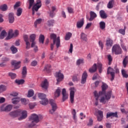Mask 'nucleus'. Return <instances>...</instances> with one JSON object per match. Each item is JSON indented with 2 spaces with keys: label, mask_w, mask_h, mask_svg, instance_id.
I'll list each match as a JSON object with an SVG mask.
<instances>
[{
  "label": "nucleus",
  "mask_w": 128,
  "mask_h": 128,
  "mask_svg": "<svg viewBox=\"0 0 128 128\" xmlns=\"http://www.w3.org/2000/svg\"><path fill=\"white\" fill-rule=\"evenodd\" d=\"M2 62H10V58L8 57H2Z\"/></svg>",
  "instance_id": "nucleus-57"
},
{
  "label": "nucleus",
  "mask_w": 128,
  "mask_h": 128,
  "mask_svg": "<svg viewBox=\"0 0 128 128\" xmlns=\"http://www.w3.org/2000/svg\"><path fill=\"white\" fill-rule=\"evenodd\" d=\"M50 38L51 40H53V42L54 44H56L57 48H58L60 46V36L56 38V34H52L50 35Z\"/></svg>",
  "instance_id": "nucleus-4"
},
{
  "label": "nucleus",
  "mask_w": 128,
  "mask_h": 128,
  "mask_svg": "<svg viewBox=\"0 0 128 128\" xmlns=\"http://www.w3.org/2000/svg\"><path fill=\"white\" fill-rule=\"evenodd\" d=\"M74 49V46L72 45V44H70V48H69V50L68 52V54H72V50Z\"/></svg>",
  "instance_id": "nucleus-56"
},
{
  "label": "nucleus",
  "mask_w": 128,
  "mask_h": 128,
  "mask_svg": "<svg viewBox=\"0 0 128 128\" xmlns=\"http://www.w3.org/2000/svg\"><path fill=\"white\" fill-rule=\"evenodd\" d=\"M49 104H50L52 108L49 110V112L50 114H54V112L58 110V106L56 103V101L53 100H50L49 101Z\"/></svg>",
  "instance_id": "nucleus-8"
},
{
  "label": "nucleus",
  "mask_w": 128,
  "mask_h": 128,
  "mask_svg": "<svg viewBox=\"0 0 128 128\" xmlns=\"http://www.w3.org/2000/svg\"><path fill=\"white\" fill-rule=\"evenodd\" d=\"M12 68H14L12 70H16V60H12L11 61Z\"/></svg>",
  "instance_id": "nucleus-33"
},
{
  "label": "nucleus",
  "mask_w": 128,
  "mask_h": 128,
  "mask_svg": "<svg viewBox=\"0 0 128 128\" xmlns=\"http://www.w3.org/2000/svg\"><path fill=\"white\" fill-rule=\"evenodd\" d=\"M80 38L83 42H88V36L84 32H82L80 34Z\"/></svg>",
  "instance_id": "nucleus-26"
},
{
  "label": "nucleus",
  "mask_w": 128,
  "mask_h": 128,
  "mask_svg": "<svg viewBox=\"0 0 128 128\" xmlns=\"http://www.w3.org/2000/svg\"><path fill=\"white\" fill-rule=\"evenodd\" d=\"M40 118H42V116L41 115L38 116L36 114H32L30 118V120H32V122L31 124L28 125V127L32 128V126H34L36 124L40 122Z\"/></svg>",
  "instance_id": "nucleus-2"
},
{
  "label": "nucleus",
  "mask_w": 128,
  "mask_h": 128,
  "mask_svg": "<svg viewBox=\"0 0 128 128\" xmlns=\"http://www.w3.org/2000/svg\"><path fill=\"white\" fill-rule=\"evenodd\" d=\"M88 78V73L86 71L84 72L82 75V78L81 80V84H86V78Z\"/></svg>",
  "instance_id": "nucleus-16"
},
{
  "label": "nucleus",
  "mask_w": 128,
  "mask_h": 128,
  "mask_svg": "<svg viewBox=\"0 0 128 128\" xmlns=\"http://www.w3.org/2000/svg\"><path fill=\"white\" fill-rule=\"evenodd\" d=\"M28 74V70L26 69V66H24L22 70V78H24Z\"/></svg>",
  "instance_id": "nucleus-29"
},
{
  "label": "nucleus",
  "mask_w": 128,
  "mask_h": 128,
  "mask_svg": "<svg viewBox=\"0 0 128 128\" xmlns=\"http://www.w3.org/2000/svg\"><path fill=\"white\" fill-rule=\"evenodd\" d=\"M122 76L123 78H128V74H126V71L124 70H122Z\"/></svg>",
  "instance_id": "nucleus-52"
},
{
  "label": "nucleus",
  "mask_w": 128,
  "mask_h": 128,
  "mask_svg": "<svg viewBox=\"0 0 128 128\" xmlns=\"http://www.w3.org/2000/svg\"><path fill=\"white\" fill-rule=\"evenodd\" d=\"M39 42L40 44H44V36L40 34L39 37Z\"/></svg>",
  "instance_id": "nucleus-46"
},
{
  "label": "nucleus",
  "mask_w": 128,
  "mask_h": 128,
  "mask_svg": "<svg viewBox=\"0 0 128 128\" xmlns=\"http://www.w3.org/2000/svg\"><path fill=\"white\" fill-rule=\"evenodd\" d=\"M62 100L63 102L66 100H68V95L66 93V88L62 89Z\"/></svg>",
  "instance_id": "nucleus-15"
},
{
  "label": "nucleus",
  "mask_w": 128,
  "mask_h": 128,
  "mask_svg": "<svg viewBox=\"0 0 128 128\" xmlns=\"http://www.w3.org/2000/svg\"><path fill=\"white\" fill-rule=\"evenodd\" d=\"M67 10L69 14H74V8H72L68 7L67 8Z\"/></svg>",
  "instance_id": "nucleus-60"
},
{
  "label": "nucleus",
  "mask_w": 128,
  "mask_h": 128,
  "mask_svg": "<svg viewBox=\"0 0 128 128\" xmlns=\"http://www.w3.org/2000/svg\"><path fill=\"white\" fill-rule=\"evenodd\" d=\"M42 8V1L40 0H37L36 4H35L32 8V16L34 15L35 12H38V9Z\"/></svg>",
  "instance_id": "nucleus-7"
},
{
  "label": "nucleus",
  "mask_w": 128,
  "mask_h": 128,
  "mask_svg": "<svg viewBox=\"0 0 128 128\" xmlns=\"http://www.w3.org/2000/svg\"><path fill=\"white\" fill-rule=\"evenodd\" d=\"M112 52L115 54H122V48L119 45L116 44L113 46L112 48Z\"/></svg>",
  "instance_id": "nucleus-10"
},
{
  "label": "nucleus",
  "mask_w": 128,
  "mask_h": 128,
  "mask_svg": "<svg viewBox=\"0 0 128 128\" xmlns=\"http://www.w3.org/2000/svg\"><path fill=\"white\" fill-rule=\"evenodd\" d=\"M22 13V8H19L17 9L16 16H20Z\"/></svg>",
  "instance_id": "nucleus-44"
},
{
  "label": "nucleus",
  "mask_w": 128,
  "mask_h": 128,
  "mask_svg": "<svg viewBox=\"0 0 128 128\" xmlns=\"http://www.w3.org/2000/svg\"><path fill=\"white\" fill-rule=\"evenodd\" d=\"M34 90H30L28 92V98H32V96H34Z\"/></svg>",
  "instance_id": "nucleus-53"
},
{
  "label": "nucleus",
  "mask_w": 128,
  "mask_h": 128,
  "mask_svg": "<svg viewBox=\"0 0 128 128\" xmlns=\"http://www.w3.org/2000/svg\"><path fill=\"white\" fill-rule=\"evenodd\" d=\"M100 14L102 18H107L106 14L103 10H102L100 12Z\"/></svg>",
  "instance_id": "nucleus-38"
},
{
  "label": "nucleus",
  "mask_w": 128,
  "mask_h": 128,
  "mask_svg": "<svg viewBox=\"0 0 128 128\" xmlns=\"http://www.w3.org/2000/svg\"><path fill=\"white\" fill-rule=\"evenodd\" d=\"M41 86L42 88H45L46 90L48 86V80L45 79L41 84Z\"/></svg>",
  "instance_id": "nucleus-21"
},
{
  "label": "nucleus",
  "mask_w": 128,
  "mask_h": 128,
  "mask_svg": "<svg viewBox=\"0 0 128 128\" xmlns=\"http://www.w3.org/2000/svg\"><path fill=\"white\" fill-rule=\"evenodd\" d=\"M9 116L12 118H16V110H14L9 113Z\"/></svg>",
  "instance_id": "nucleus-42"
},
{
  "label": "nucleus",
  "mask_w": 128,
  "mask_h": 128,
  "mask_svg": "<svg viewBox=\"0 0 128 128\" xmlns=\"http://www.w3.org/2000/svg\"><path fill=\"white\" fill-rule=\"evenodd\" d=\"M28 2H29L28 9L30 10V8H32V6H34V0H28Z\"/></svg>",
  "instance_id": "nucleus-51"
},
{
  "label": "nucleus",
  "mask_w": 128,
  "mask_h": 128,
  "mask_svg": "<svg viewBox=\"0 0 128 128\" xmlns=\"http://www.w3.org/2000/svg\"><path fill=\"white\" fill-rule=\"evenodd\" d=\"M100 28L101 30H104L106 28V22H100Z\"/></svg>",
  "instance_id": "nucleus-45"
},
{
  "label": "nucleus",
  "mask_w": 128,
  "mask_h": 128,
  "mask_svg": "<svg viewBox=\"0 0 128 128\" xmlns=\"http://www.w3.org/2000/svg\"><path fill=\"white\" fill-rule=\"evenodd\" d=\"M60 96V88H58L54 94V98H58Z\"/></svg>",
  "instance_id": "nucleus-31"
},
{
  "label": "nucleus",
  "mask_w": 128,
  "mask_h": 128,
  "mask_svg": "<svg viewBox=\"0 0 128 128\" xmlns=\"http://www.w3.org/2000/svg\"><path fill=\"white\" fill-rule=\"evenodd\" d=\"M8 76H10L12 78V80H14L16 78V74L12 72H9L8 73Z\"/></svg>",
  "instance_id": "nucleus-50"
},
{
  "label": "nucleus",
  "mask_w": 128,
  "mask_h": 128,
  "mask_svg": "<svg viewBox=\"0 0 128 128\" xmlns=\"http://www.w3.org/2000/svg\"><path fill=\"white\" fill-rule=\"evenodd\" d=\"M72 34L70 32H68L66 34V36H65V40H70V38H72Z\"/></svg>",
  "instance_id": "nucleus-39"
},
{
  "label": "nucleus",
  "mask_w": 128,
  "mask_h": 128,
  "mask_svg": "<svg viewBox=\"0 0 128 128\" xmlns=\"http://www.w3.org/2000/svg\"><path fill=\"white\" fill-rule=\"evenodd\" d=\"M24 82H25L24 80V79L17 80L16 84H17L20 86V84H24Z\"/></svg>",
  "instance_id": "nucleus-48"
},
{
  "label": "nucleus",
  "mask_w": 128,
  "mask_h": 128,
  "mask_svg": "<svg viewBox=\"0 0 128 128\" xmlns=\"http://www.w3.org/2000/svg\"><path fill=\"white\" fill-rule=\"evenodd\" d=\"M98 115L97 116L98 122H102L104 118V113L102 111L98 110Z\"/></svg>",
  "instance_id": "nucleus-18"
},
{
  "label": "nucleus",
  "mask_w": 128,
  "mask_h": 128,
  "mask_svg": "<svg viewBox=\"0 0 128 128\" xmlns=\"http://www.w3.org/2000/svg\"><path fill=\"white\" fill-rule=\"evenodd\" d=\"M114 0H111L109 1L107 4V8H108L111 9L114 8Z\"/></svg>",
  "instance_id": "nucleus-30"
},
{
  "label": "nucleus",
  "mask_w": 128,
  "mask_h": 128,
  "mask_svg": "<svg viewBox=\"0 0 128 128\" xmlns=\"http://www.w3.org/2000/svg\"><path fill=\"white\" fill-rule=\"evenodd\" d=\"M54 20H50L48 22V26H54Z\"/></svg>",
  "instance_id": "nucleus-54"
},
{
  "label": "nucleus",
  "mask_w": 128,
  "mask_h": 128,
  "mask_svg": "<svg viewBox=\"0 0 128 128\" xmlns=\"http://www.w3.org/2000/svg\"><path fill=\"white\" fill-rule=\"evenodd\" d=\"M34 106H36V105L32 103H30L29 104V108L30 110H32V108H34Z\"/></svg>",
  "instance_id": "nucleus-62"
},
{
  "label": "nucleus",
  "mask_w": 128,
  "mask_h": 128,
  "mask_svg": "<svg viewBox=\"0 0 128 128\" xmlns=\"http://www.w3.org/2000/svg\"><path fill=\"white\" fill-rule=\"evenodd\" d=\"M55 76L56 78L57 82H60L64 78V76L60 70L56 72Z\"/></svg>",
  "instance_id": "nucleus-11"
},
{
  "label": "nucleus",
  "mask_w": 128,
  "mask_h": 128,
  "mask_svg": "<svg viewBox=\"0 0 128 128\" xmlns=\"http://www.w3.org/2000/svg\"><path fill=\"white\" fill-rule=\"evenodd\" d=\"M14 34H16V30L14 33L12 29H10L8 32L7 38H6V40L12 38L14 36Z\"/></svg>",
  "instance_id": "nucleus-12"
},
{
  "label": "nucleus",
  "mask_w": 128,
  "mask_h": 128,
  "mask_svg": "<svg viewBox=\"0 0 128 128\" xmlns=\"http://www.w3.org/2000/svg\"><path fill=\"white\" fill-rule=\"evenodd\" d=\"M118 32L120 34H123V36H124L126 34V29H120Z\"/></svg>",
  "instance_id": "nucleus-59"
},
{
  "label": "nucleus",
  "mask_w": 128,
  "mask_h": 128,
  "mask_svg": "<svg viewBox=\"0 0 128 128\" xmlns=\"http://www.w3.org/2000/svg\"><path fill=\"white\" fill-rule=\"evenodd\" d=\"M52 10L50 13V16L51 18H54V12L56 10V7L52 6Z\"/></svg>",
  "instance_id": "nucleus-47"
},
{
  "label": "nucleus",
  "mask_w": 128,
  "mask_h": 128,
  "mask_svg": "<svg viewBox=\"0 0 128 128\" xmlns=\"http://www.w3.org/2000/svg\"><path fill=\"white\" fill-rule=\"evenodd\" d=\"M6 34H8V33L6 32L5 30H2L0 34V40H4Z\"/></svg>",
  "instance_id": "nucleus-32"
},
{
  "label": "nucleus",
  "mask_w": 128,
  "mask_h": 128,
  "mask_svg": "<svg viewBox=\"0 0 128 128\" xmlns=\"http://www.w3.org/2000/svg\"><path fill=\"white\" fill-rule=\"evenodd\" d=\"M106 46L108 48H111V46H112V40L108 38L106 41Z\"/></svg>",
  "instance_id": "nucleus-34"
},
{
  "label": "nucleus",
  "mask_w": 128,
  "mask_h": 128,
  "mask_svg": "<svg viewBox=\"0 0 128 128\" xmlns=\"http://www.w3.org/2000/svg\"><path fill=\"white\" fill-rule=\"evenodd\" d=\"M110 116H113L114 118H118V112H108L106 114V118H110Z\"/></svg>",
  "instance_id": "nucleus-25"
},
{
  "label": "nucleus",
  "mask_w": 128,
  "mask_h": 128,
  "mask_svg": "<svg viewBox=\"0 0 128 128\" xmlns=\"http://www.w3.org/2000/svg\"><path fill=\"white\" fill-rule=\"evenodd\" d=\"M36 34H32L30 36V38L31 40H32L31 48H34V45L36 44V42H34V40H36Z\"/></svg>",
  "instance_id": "nucleus-22"
},
{
  "label": "nucleus",
  "mask_w": 128,
  "mask_h": 128,
  "mask_svg": "<svg viewBox=\"0 0 128 128\" xmlns=\"http://www.w3.org/2000/svg\"><path fill=\"white\" fill-rule=\"evenodd\" d=\"M97 68L100 74H102V63L98 62L97 64Z\"/></svg>",
  "instance_id": "nucleus-36"
},
{
  "label": "nucleus",
  "mask_w": 128,
  "mask_h": 128,
  "mask_svg": "<svg viewBox=\"0 0 128 128\" xmlns=\"http://www.w3.org/2000/svg\"><path fill=\"white\" fill-rule=\"evenodd\" d=\"M50 65L46 66L44 68V70H45V72H50Z\"/></svg>",
  "instance_id": "nucleus-58"
},
{
  "label": "nucleus",
  "mask_w": 128,
  "mask_h": 128,
  "mask_svg": "<svg viewBox=\"0 0 128 128\" xmlns=\"http://www.w3.org/2000/svg\"><path fill=\"white\" fill-rule=\"evenodd\" d=\"M10 50L12 52V54H14L16 52V48L14 46L12 45L10 48Z\"/></svg>",
  "instance_id": "nucleus-49"
},
{
  "label": "nucleus",
  "mask_w": 128,
  "mask_h": 128,
  "mask_svg": "<svg viewBox=\"0 0 128 128\" xmlns=\"http://www.w3.org/2000/svg\"><path fill=\"white\" fill-rule=\"evenodd\" d=\"M96 16V14L92 11L90 12V18H89L90 22L94 20Z\"/></svg>",
  "instance_id": "nucleus-23"
},
{
  "label": "nucleus",
  "mask_w": 128,
  "mask_h": 128,
  "mask_svg": "<svg viewBox=\"0 0 128 128\" xmlns=\"http://www.w3.org/2000/svg\"><path fill=\"white\" fill-rule=\"evenodd\" d=\"M69 90H70V102L71 104H74V92H76V89L74 87H70L69 88Z\"/></svg>",
  "instance_id": "nucleus-9"
},
{
  "label": "nucleus",
  "mask_w": 128,
  "mask_h": 128,
  "mask_svg": "<svg viewBox=\"0 0 128 128\" xmlns=\"http://www.w3.org/2000/svg\"><path fill=\"white\" fill-rule=\"evenodd\" d=\"M38 64V62L36 60H34L31 62V66H36Z\"/></svg>",
  "instance_id": "nucleus-64"
},
{
  "label": "nucleus",
  "mask_w": 128,
  "mask_h": 128,
  "mask_svg": "<svg viewBox=\"0 0 128 128\" xmlns=\"http://www.w3.org/2000/svg\"><path fill=\"white\" fill-rule=\"evenodd\" d=\"M84 24V18H82L76 22V28H82Z\"/></svg>",
  "instance_id": "nucleus-20"
},
{
  "label": "nucleus",
  "mask_w": 128,
  "mask_h": 128,
  "mask_svg": "<svg viewBox=\"0 0 128 128\" xmlns=\"http://www.w3.org/2000/svg\"><path fill=\"white\" fill-rule=\"evenodd\" d=\"M38 96L40 100H42V101H40V104L43 106H46L48 104V100L46 98V94L42 93H39L38 94Z\"/></svg>",
  "instance_id": "nucleus-5"
},
{
  "label": "nucleus",
  "mask_w": 128,
  "mask_h": 128,
  "mask_svg": "<svg viewBox=\"0 0 128 128\" xmlns=\"http://www.w3.org/2000/svg\"><path fill=\"white\" fill-rule=\"evenodd\" d=\"M6 102V98L0 97V104H4Z\"/></svg>",
  "instance_id": "nucleus-63"
},
{
  "label": "nucleus",
  "mask_w": 128,
  "mask_h": 128,
  "mask_svg": "<svg viewBox=\"0 0 128 128\" xmlns=\"http://www.w3.org/2000/svg\"><path fill=\"white\" fill-rule=\"evenodd\" d=\"M108 64L110 65L112 62V56L110 54L108 55Z\"/></svg>",
  "instance_id": "nucleus-55"
},
{
  "label": "nucleus",
  "mask_w": 128,
  "mask_h": 128,
  "mask_svg": "<svg viewBox=\"0 0 128 128\" xmlns=\"http://www.w3.org/2000/svg\"><path fill=\"white\" fill-rule=\"evenodd\" d=\"M128 56H126L125 58L124 59L122 64L124 68H126V64H128Z\"/></svg>",
  "instance_id": "nucleus-43"
},
{
  "label": "nucleus",
  "mask_w": 128,
  "mask_h": 128,
  "mask_svg": "<svg viewBox=\"0 0 128 128\" xmlns=\"http://www.w3.org/2000/svg\"><path fill=\"white\" fill-rule=\"evenodd\" d=\"M13 106L12 104H9L6 106L5 104H2L0 106V112H10L12 110Z\"/></svg>",
  "instance_id": "nucleus-3"
},
{
  "label": "nucleus",
  "mask_w": 128,
  "mask_h": 128,
  "mask_svg": "<svg viewBox=\"0 0 128 128\" xmlns=\"http://www.w3.org/2000/svg\"><path fill=\"white\" fill-rule=\"evenodd\" d=\"M21 116L18 118V120H24L26 118L28 117V112L26 110H23L22 112L20 109H17L16 110V114L18 116V114H20Z\"/></svg>",
  "instance_id": "nucleus-6"
},
{
  "label": "nucleus",
  "mask_w": 128,
  "mask_h": 128,
  "mask_svg": "<svg viewBox=\"0 0 128 128\" xmlns=\"http://www.w3.org/2000/svg\"><path fill=\"white\" fill-rule=\"evenodd\" d=\"M8 20L10 24H12L14 21V13H10L8 14Z\"/></svg>",
  "instance_id": "nucleus-28"
},
{
  "label": "nucleus",
  "mask_w": 128,
  "mask_h": 128,
  "mask_svg": "<svg viewBox=\"0 0 128 128\" xmlns=\"http://www.w3.org/2000/svg\"><path fill=\"white\" fill-rule=\"evenodd\" d=\"M24 40L26 42V50H29V48H30V41H28V36L26 34L24 35Z\"/></svg>",
  "instance_id": "nucleus-14"
},
{
  "label": "nucleus",
  "mask_w": 128,
  "mask_h": 128,
  "mask_svg": "<svg viewBox=\"0 0 128 128\" xmlns=\"http://www.w3.org/2000/svg\"><path fill=\"white\" fill-rule=\"evenodd\" d=\"M93 122H94V121L92 120V119L90 118V119L89 120L88 122V126H92Z\"/></svg>",
  "instance_id": "nucleus-61"
},
{
  "label": "nucleus",
  "mask_w": 128,
  "mask_h": 128,
  "mask_svg": "<svg viewBox=\"0 0 128 128\" xmlns=\"http://www.w3.org/2000/svg\"><path fill=\"white\" fill-rule=\"evenodd\" d=\"M6 90V86L4 84L0 85V94L4 92Z\"/></svg>",
  "instance_id": "nucleus-37"
},
{
  "label": "nucleus",
  "mask_w": 128,
  "mask_h": 128,
  "mask_svg": "<svg viewBox=\"0 0 128 128\" xmlns=\"http://www.w3.org/2000/svg\"><path fill=\"white\" fill-rule=\"evenodd\" d=\"M84 60L83 58H79L76 62V66H80V64H84Z\"/></svg>",
  "instance_id": "nucleus-41"
},
{
  "label": "nucleus",
  "mask_w": 128,
  "mask_h": 128,
  "mask_svg": "<svg viewBox=\"0 0 128 128\" xmlns=\"http://www.w3.org/2000/svg\"><path fill=\"white\" fill-rule=\"evenodd\" d=\"M42 18L37 19L34 23L35 28H36L38 26V24H42Z\"/></svg>",
  "instance_id": "nucleus-40"
},
{
  "label": "nucleus",
  "mask_w": 128,
  "mask_h": 128,
  "mask_svg": "<svg viewBox=\"0 0 128 128\" xmlns=\"http://www.w3.org/2000/svg\"><path fill=\"white\" fill-rule=\"evenodd\" d=\"M94 96L96 98V101L94 102L95 106L98 105V98L99 96H100V94H98L96 91L94 92Z\"/></svg>",
  "instance_id": "nucleus-19"
},
{
  "label": "nucleus",
  "mask_w": 128,
  "mask_h": 128,
  "mask_svg": "<svg viewBox=\"0 0 128 128\" xmlns=\"http://www.w3.org/2000/svg\"><path fill=\"white\" fill-rule=\"evenodd\" d=\"M96 64H94L89 69V72H90L91 74H92L93 72H96Z\"/></svg>",
  "instance_id": "nucleus-27"
},
{
  "label": "nucleus",
  "mask_w": 128,
  "mask_h": 128,
  "mask_svg": "<svg viewBox=\"0 0 128 128\" xmlns=\"http://www.w3.org/2000/svg\"><path fill=\"white\" fill-rule=\"evenodd\" d=\"M20 100H21V102L22 104H24V106H26V104H28V101L26 100V98H21L20 97H16V102L18 104V102H20Z\"/></svg>",
  "instance_id": "nucleus-17"
},
{
  "label": "nucleus",
  "mask_w": 128,
  "mask_h": 128,
  "mask_svg": "<svg viewBox=\"0 0 128 128\" xmlns=\"http://www.w3.org/2000/svg\"><path fill=\"white\" fill-rule=\"evenodd\" d=\"M0 10L2 12H6L8 10V5L6 4H4L0 6Z\"/></svg>",
  "instance_id": "nucleus-35"
},
{
  "label": "nucleus",
  "mask_w": 128,
  "mask_h": 128,
  "mask_svg": "<svg viewBox=\"0 0 128 128\" xmlns=\"http://www.w3.org/2000/svg\"><path fill=\"white\" fill-rule=\"evenodd\" d=\"M108 74H110L112 78L110 80L112 82L113 80H114V69L110 67H108L107 70Z\"/></svg>",
  "instance_id": "nucleus-13"
},
{
  "label": "nucleus",
  "mask_w": 128,
  "mask_h": 128,
  "mask_svg": "<svg viewBox=\"0 0 128 128\" xmlns=\"http://www.w3.org/2000/svg\"><path fill=\"white\" fill-rule=\"evenodd\" d=\"M102 91H100L99 92V95L104 96H101L100 99V102L104 104H106V100H110V98H112V92L109 91L106 92V90L108 88V85L104 82H102Z\"/></svg>",
  "instance_id": "nucleus-1"
},
{
  "label": "nucleus",
  "mask_w": 128,
  "mask_h": 128,
  "mask_svg": "<svg viewBox=\"0 0 128 128\" xmlns=\"http://www.w3.org/2000/svg\"><path fill=\"white\" fill-rule=\"evenodd\" d=\"M72 114L74 122H78V118H76V109L72 110Z\"/></svg>",
  "instance_id": "nucleus-24"
}]
</instances>
